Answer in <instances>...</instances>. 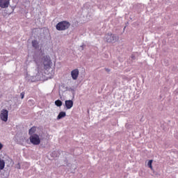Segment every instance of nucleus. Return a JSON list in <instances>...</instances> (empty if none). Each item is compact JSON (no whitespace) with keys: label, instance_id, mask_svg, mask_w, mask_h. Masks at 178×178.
Instances as JSON below:
<instances>
[{"label":"nucleus","instance_id":"f257e3e1","mask_svg":"<svg viewBox=\"0 0 178 178\" xmlns=\"http://www.w3.org/2000/svg\"><path fill=\"white\" fill-rule=\"evenodd\" d=\"M69 27H70V22L67 21L60 22L56 26V29L58 31H65V30H67Z\"/></svg>","mask_w":178,"mask_h":178},{"label":"nucleus","instance_id":"f03ea898","mask_svg":"<svg viewBox=\"0 0 178 178\" xmlns=\"http://www.w3.org/2000/svg\"><path fill=\"white\" fill-rule=\"evenodd\" d=\"M42 63L44 70H49L51 65H52V60L49 56H44L42 58Z\"/></svg>","mask_w":178,"mask_h":178},{"label":"nucleus","instance_id":"7ed1b4c3","mask_svg":"<svg viewBox=\"0 0 178 178\" xmlns=\"http://www.w3.org/2000/svg\"><path fill=\"white\" fill-rule=\"evenodd\" d=\"M30 143L33 145H40L41 140L40 139V136L38 134H33L29 137Z\"/></svg>","mask_w":178,"mask_h":178},{"label":"nucleus","instance_id":"20e7f679","mask_svg":"<svg viewBox=\"0 0 178 178\" xmlns=\"http://www.w3.org/2000/svg\"><path fill=\"white\" fill-rule=\"evenodd\" d=\"M106 40L107 42H113V41H118L119 38L112 33H108L106 35Z\"/></svg>","mask_w":178,"mask_h":178},{"label":"nucleus","instance_id":"39448f33","mask_svg":"<svg viewBox=\"0 0 178 178\" xmlns=\"http://www.w3.org/2000/svg\"><path fill=\"white\" fill-rule=\"evenodd\" d=\"M8 113H9L8 110L3 109L1 111V113L0 114V118L1 120H3V122H8Z\"/></svg>","mask_w":178,"mask_h":178},{"label":"nucleus","instance_id":"423d86ee","mask_svg":"<svg viewBox=\"0 0 178 178\" xmlns=\"http://www.w3.org/2000/svg\"><path fill=\"white\" fill-rule=\"evenodd\" d=\"M10 0H0V8L5 9L9 8Z\"/></svg>","mask_w":178,"mask_h":178},{"label":"nucleus","instance_id":"0eeeda50","mask_svg":"<svg viewBox=\"0 0 178 178\" xmlns=\"http://www.w3.org/2000/svg\"><path fill=\"white\" fill-rule=\"evenodd\" d=\"M65 108L67 109H72L73 108V101L72 100H65Z\"/></svg>","mask_w":178,"mask_h":178},{"label":"nucleus","instance_id":"6e6552de","mask_svg":"<svg viewBox=\"0 0 178 178\" xmlns=\"http://www.w3.org/2000/svg\"><path fill=\"white\" fill-rule=\"evenodd\" d=\"M71 76L73 80H77V77H79V70L75 69L71 72Z\"/></svg>","mask_w":178,"mask_h":178},{"label":"nucleus","instance_id":"1a4fd4ad","mask_svg":"<svg viewBox=\"0 0 178 178\" xmlns=\"http://www.w3.org/2000/svg\"><path fill=\"white\" fill-rule=\"evenodd\" d=\"M35 131H37V128H35V127H33L29 131V136H34V134H34V133H35Z\"/></svg>","mask_w":178,"mask_h":178},{"label":"nucleus","instance_id":"9d476101","mask_svg":"<svg viewBox=\"0 0 178 178\" xmlns=\"http://www.w3.org/2000/svg\"><path fill=\"white\" fill-rule=\"evenodd\" d=\"M66 116V113L65 111H61L59 113L57 119H62V118H65Z\"/></svg>","mask_w":178,"mask_h":178},{"label":"nucleus","instance_id":"9b49d317","mask_svg":"<svg viewBox=\"0 0 178 178\" xmlns=\"http://www.w3.org/2000/svg\"><path fill=\"white\" fill-rule=\"evenodd\" d=\"M5 168V161L0 159V170H3Z\"/></svg>","mask_w":178,"mask_h":178},{"label":"nucleus","instance_id":"f8f14e48","mask_svg":"<svg viewBox=\"0 0 178 178\" xmlns=\"http://www.w3.org/2000/svg\"><path fill=\"white\" fill-rule=\"evenodd\" d=\"M32 46L33 47V48H38V42L35 40L32 41Z\"/></svg>","mask_w":178,"mask_h":178},{"label":"nucleus","instance_id":"ddd939ff","mask_svg":"<svg viewBox=\"0 0 178 178\" xmlns=\"http://www.w3.org/2000/svg\"><path fill=\"white\" fill-rule=\"evenodd\" d=\"M55 105H56V106H60L62 105V101L58 99L55 102Z\"/></svg>","mask_w":178,"mask_h":178},{"label":"nucleus","instance_id":"4468645a","mask_svg":"<svg viewBox=\"0 0 178 178\" xmlns=\"http://www.w3.org/2000/svg\"><path fill=\"white\" fill-rule=\"evenodd\" d=\"M152 162H153V160H149L147 163V166H149V168H150L152 170Z\"/></svg>","mask_w":178,"mask_h":178},{"label":"nucleus","instance_id":"2eb2a0df","mask_svg":"<svg viewBox=\"0 0 178 178\" xmlns=\"http://www.w3.org/2000/svg\"><path fill=\"white\" fill-rule=\"evenodd\" d=\"M21 98H22V99H23V98H24V92L21 93Z\"/></svg>","mask_w":178,"mask_h":178},{"label":"nucleus","instance_id":"dca6fc26","mask_svg":"<svg viewBox=\"0 0 178 178\" xmlns=\"http://www.w3.org/2000/svg\"><path fill=\"white\" fill-rule=\"evenodd\" d=\"M2 148H3V145L0 143V150L2 149Z\"/></svg>","mask_w":178,"mask_h":178},{"label":"nucleus","instance_id":"f3484780","mask_svg":"<svg viewBox=\"0 0 178 178\" xmlns=\"http://www.w3.org/2000/svg\"><path fill=\"white\" fill-rule=\"evenodd\" d=\"M106 72H108V73H109V72H111V70H109L108 68H105Z\"/></svg>","mask_w":178,"mask_h":178}]
</instances>
